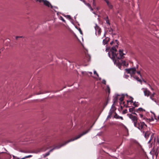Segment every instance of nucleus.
<instances>
[{
    "instance_id": "obj_32",
    "label": "nucleus",
    "mask_w": 159,
    "mask_h": 159,
    "mask_svg": "<svg viewBox=\"0 0 159 159\" xmlns=\"http://www.w3.org/2000/svg\"><path fill=\"white\" fill-rule=\"evenodd\" d=\"M132 98V99H131L130 101H127V102L128 103L129 102H133V98Z\"/></svg>"
},
{
    "instance_id": "obj_24",
    "label": "nucleus",
    "mask_w": 159,
    "mask_h": 159,
    "mask_svg": "<svg viewBox=\"0 0 159 159\" xmlns=\"http://www.w3.org/2000/svg\"><path fill=\"white\" fill-rule=\"evenodd\" d=\"M50 154L49 152H48L45 154H43V156L44 157L48 156Z\"/></svg>"
},
{
    "instance_id": "obj_12",
    "label": "nucleus",
    "mask_w": 159,
    "mask_h": 159,
    "mask_svg": "<svg viewBox=\"0 0 159 159\" xmlns=\"http://www.w3.org/2000/svg\"><path fill=\"white\" fill-rule=\"evenodd\" d=\"M95 30H96V33H98V34L100 35L101 33V29L97 25L95 26Z\"/></svg>"
},
{
    "instance_id": "obj_14",
    "label": "nucleus",
    "mask_w": 159,
    "mask_h": 159,
    "mask_svg": "<svg viewBox=\"0 0 159 159\" xmlns=\"http://www.w3.org/2000/svg\"><path fill=\"white\" fill-rule=\"evenodd\" d=\"M144 94L145 96L148 97L151 94V92L147 89H145L143 91Z\"/></svg>"
},
{
    "instance_id": "obj_35",
    "label": "nucleus",
    "mask_w": 159,
    "mask_h": 159,
    "mask_svg": "<svg viewBox=\"0 0 159 159\" xmlns=\"http://www.w3.org/2000/svg\"><path fill=\"white\" fill-rule=\"evenodd\" d=\"M102 83L104 84H106V81L104 80H103L102 81Z\"/></svg>"
},
{
    "instance_id": "obj_6",
    "label": "nucleus",
    "mask_w": 159,
    "mask_h": 159,
    "mask_svg": "<svg viewBox=\"0 0 159 159\" xmlns=\"http://www.w3.org/2000/svg\"><path fill=\"white\" fill-rule=\"evenodd\" d=\"M11 156L7 153L4 152L0 153V159H11Z\"/></svg>"
},
{
    "instance_id": "obj_21",
    "label": "nucleus",
    "mask_w": 159,
    "mask_h": 159,
    "mask_svg": "<svg viewBox=\"0 0 159 159\" xmlns=\"http://www.w3.org/2000/svg\"><path fill=\"white\" fill-rule=\"evenodd\" d=\"M114 110H111L109 113V115L111 116L112 113L114 112Z\"/></svg>"
},
{
    "instance_id": "obj_2",
    "label": "nucleus",
    "mask_w": 159,
    "mask_h": 159,
    "mask_svg": "<svg viewBox=\"0 0 159 159\" xmlns=\"http://www.w3.org/2000/svg\"><path fill=\"white\" fill-rule=\"evenodd\" d=\"M89 130H86V131L83 132L82 133L78 135H77V136H76L74 138L71 139H70V140H69L66 141L65 143L61 144V145H59L58 146H56L53 148L51 149L49 152V153H50V152H52L54 149L59 148H61V147L66 145V144L69 143L70 142L74 141L76 139H77L80 138V137H81V136H82L83 135H84L86 134H87V133H88L89 132Z\"/></svg>"
},
{
    "instance_id": "obj_57",
    "label": "nucleus",
    "mask_w": 159,
    "mask_h": 159,
    "mask_svg": "<svg viewBox=\"0 0 159 159\" xmlns=\"http://www.w3.org/2000/svg\"><path fill=\"white\" fill-rule=\"evenodd\" d=\"M126 96H127V95H128L127 94H126Z\"/></svg>"
},
{
    "instance_id": "obj_27",
    "label": "nucleus",
    "mask_w": 159,
    "mask_h": 159,
    "mask_svg": "<svg viewBox=\"0 0 159 159\" xmlns=\"http://www.w3.org/2000/svg\"><path fill=\"white\" fill-rule=\"evenodd\" d=\"M13 157V159H21V158L18 157H17L15 156L14 155L12 156Z\"/></svg>"
},
{
    "instance_id": "obj_40",
    "label": "nucleus",
    "mask_w": 159,
    "mask_h": 159,
    "mask_svg": "<svg viewBox=\"0 0 159 159\" xmlns=\"http://www.w3.org/2000/svg\"><path fill=\"white\" fill-rule=\"evenodd\" d=\"M107 89H108V92L109 93H110V89L109 88V87H107Z\"/></svg>"
},
{
    "instance_id": "obj_54",
    "label": "nucleus",
    "mask_w": 159,
    "mask_h": 159,
    "mask_svg": "<svg viewBox=\"0 0 159 159\" xmlns=\"http://www.w3.org/2000/svg\"><path fill=\"white\" fill-rule=\"evenodd\" d=\"M83 2H85V1L84 0H83Z\"/></svg>"
},
{
    "instance_id": "obj_1",
    "label": "nucleus",
    "mask_w": 159,
    "mask_h": 159,
    "mask_svg": "<svg viewBox=\"0 0 159 159\" xmlns=\"http://www.w3.org/2000/svg\"><path fill=\"white\" fill-rule=\"evenodd\" d=\"M111 50V57H110V54L109 53H108V54L110 57L114 61L115 63L116 61V59H120L121 58L122 56L125 54L123 52V50L120 49L119 51V55L118 56V54L116 53V52L117 51V50L115 47L112 48Z\"/></svg>"
},
{
    "instance_id": "obj_13",
    "label": "nucleus",
    "mask_w": 159,
    "mask_h": 159,
    "mask_svg": "<svg viewBox=\"0 0 159 159\" xmlns=\"http://www.w3.org/2000/svg\"><path fill=\"white\" fill-rule=\"evenodd\" d=\"M129 111L132 113V114L135 115L137 116V114L135 113L136 110L135 109L134 107H132V108H129Z\"/></svg>"
},
{
    "instance_id": "obj_38",
    "label": "nucleus",
    "mask_w": 159,
    "mask_h": 159,
    "mask_svg": "<svg viewBox=\"0 0 159 159\" xmlns=\"http://www.w3.org/2000/svg\"><path fill=\"white\" fill-rule=\"evenodd\" d=\"M139 77H136V79L138 81H141V80H139Z\"/></svg>"
},
{
    "instance_id": "obj_52",
    "label": "nucleus",
    "mask_w": 159,
    "mask_h": 159,
    "mask_svg": "<svg viewBox=\"0 0 159 159\" xmlns=\"http://www.w3.org/2000/svg\"><path fill=\"white\" fill-rule=\"evenodd\" d=\"M151 89L152 90H153V89L152 88H151Z\"/></svg>"
},
{
    "instance_id": "obj_53",
    "label": "nucleus",
    "mask_w": 159,
    "mask_h": 159,
    "mask_svg": "<svg viewBox=\"0 0 159 159\" xmlns=\"http://www.w3.org/2000/svg\"><path fill=\"white\" fill-rule=\"evenodd\" d=\"M89 73H90V74H92V72H89Z\"/></svg>"
},
{
    "instance_id": "obj_30",
    "label": "nucleus",
    "mask_w": 159,
    "mask_h": 159,
    "mask_svg": "<svg viewBox=\"0 0 159 159\" xmlns=\"http://www.w3.org/2000/svg\"><path fill=\"white\" fill-rule=\"evenodd\" d=\"M94 74H95L98 77V74L97 73L96 71L95 70L94 71Z\"/></svg>"
},
{
    "instance_id": "obj_23",
    "label": "nucleus",
    "mask_w": 159,
    "mask_h": 159,
    "mask_svg": "<svg viewBox=\"0 0 159 159\" xmlns=\"http://www.w3.org/2000/svg\"><path fill=\"white\" fill-rule=\"evenodd\" d=\"M119 116L115 112V115L114 116V117L116 119H119Z\"/></svg>"
},
{
    "instance_id": "obj_19",
    "label": "nucleus",
    "mask_w": 159,
    "mask_h": 159,
    "mask_svg": "<svg viewBox=\"0 0 159 159\" xmlns=\"http://www.w3.org/2000/svg\"><path fill=\"white\" fill-rule=\"evenodd\" d=\"M86 57L87 58L88 61H90V56L89 54H87L86 52H85Z\"/></svg>"
},
{
    "instance_id": "obj_39",
    "label": "nucleus",
    "mask_w": 159,
    "mask_h": 159,
    "mask_svg": "<svg viewBox=\"0 0 159 159\" xmlns=\"http://www.w3.org/2000/svg\"><path fill=\"white\" fill-rule=\"evenodd\" d=\"M111 116L109 115H108V116H107V119L110 118H111Z\"/></svg>"
},
{
    "instance_id": "obj_20",
    "label": "nucleus",
    "mask_w": 159,
    "mask_h": 159,
    "mask_svg": "<svg viewBox=\"0 0 159 159\" xmlns=\"http://www.w3.org/2000/svg\"><path fill=\"white\" fill-rule=\"evenodd\" d=\"M125 97V95L124 94H122L121 95V97L119 98V100L121 102H122L124 100V98Z\"/></svg>"
},
{
    "instance_id": "obj_5",
    "label": "nucleus",
    "mask_w": 159,
    "mask_h": 159,
    "mask_svg": "<svg viewBox=\"0 0 159 159\" xmlns=\"http://www.w3.org/2000/svg\"><path fill=\"white\" fill-rule=\"evenodd\" d=\"M122 57L120 59H116V62L117 64L119 65L118 66L120 68V66H121V65H123V66L127 67L129 65V64L127 62H126L125 61H122V60H121V59L122 58Z\"/></svg>"
},
{
    "instance_id": "obj_28",
    "label": "nucleus",
    "mask_w": 159,
    "mask_h": 159,
    "mask_svg": "<svg viewBox=\"0 0 159 159\" xmlns=\"http://www.w3.org/2000/svg\"><path fill=\"white\" fill-rule=\"evenodd\" d=\"M133 105L135 107H137L138 106V104L136 103V102H135L133 103Z\"/></svg>"
},
{
    "instance_id": "obj_50",
    "label": "nucleus",
    "mask_w": 159,
    "mask_h": 159,
    "mask_svg": "<svg viewBox=\"0 0 159 159\" xmlns=\"http://www.w3.org/2000/svg\"><path fill=\"white\" fill-rule=\"evenodd\" d=\"M93 2H96L95 0H93Z\"/></svg>"
},
{
    "instance_id": "obj_9",
    "label": "nucleus",
    "mask_w": 159,
    "mask_h": 159,
    "mask_svg": "<svg viewBox=\"0 0 159 159\" xmlns=\"http://www.w3.org/2000/svg\"><path fill=\"white\" fill-rule=\"evenodd\" d=\"M125 70L128 74H135L136 72L135 68L134 67L130 69H126Z\"/></svg>"
},
{
    "instance_id": "obj_43",
    "label": "nucleus",
    "mask_w": 159,
    "mask_h": 159,
    "mask_svg": "<svg viewBox=\"0 0 159 159\" xmlns=\"http://www.w3.org/2000/svg\"><path fill=\"white\" fill-rule=\"evenodd\" d=\"M119 119H120L121 120H123V118L122 117V116H119Z\"/></svg>"
},
{
    "instance_id": "obj_42",
    "label": "nucleus",
    "mask_w": 159,
    "mask_h": 159,
    "mask_svg": "<svg viewBox=\"0 0 159 159\" xmlns=\"http://www.w3.org/2000/svg\"><path fill=\"white\" fill-rule=\"evenodd\" d=\"M140 116L141 118H142L143 117V115L142 114H140Z\"/></svg>"
},
{
    "instance_id": "obj_34",
    "label": "nucleus",
    "mask_w": 159,
    "mask_h": 159,
    "mask_svg": "<svg viewBox=\"0 0 159 159\" xmlns=\"http://www.w3.org/2000/svg\"><path fill=\"white\" fill-rule=\"evenodd\" d=\"M61 19L64 22H65V20L64 19V18L62 17H61Z\"/></svg>"
},
{
    "instance_id": "obj_11",
    "label": "nucleus",
    "mask_w": 159,
    "mask_h": 159,
    "mask_svg": "<svg viewBox=\"0 0 159 159\" xmlns=\"http://www.w3.org/2000/svg\"><path fill=\"white\" fill-rule=\"evenodd\" d=\"M104 1L106 3L107 6L109 9H111L113 8V5L108 0H104Z\"/></svg>"
},
{
    "instance_id": "obj_55",
    "label": "nucleus",
    "mask_w": 159,
    "mask_h": 159,
    "mask_svg": "<svg viewBox=\"0 0 159 159\" xmlns=\"http://www.w3.org/2000/svg\"><path fill=\"white\" fill-rule=\"evenodd\" d=\"M154 116H155V114H154Z\"/></svg>"
},
{
    "instance_id": "obj_7",
    "label": "nucleus",
    "mask_w": 159,
    "mask_h": 159,
    "mask_svg": "<svg viewBox=\"0 0 159 159\" xmlns=\"http://www.w3.org/2000/svg\"><path fill=\"white\" fill-rule=\"evenodd\" d=\"M127 115L131 119L134 124V125L137 123L138 121V118L136 116H133L132 114H128Z\"/></svg>"
},
{
    "instance_id": "obj_10",
    "label": "nucleus",
    "mask_w": 159,
    "mask_h": 159,
    "mask_svg": "<svg viewBox=\"0 0 159 159\" xmlns=\"http://www.w3.org/2000/svg\"><path fill=\"white\" fill-rule=\"evenodd\" d=\"M142 132L144 133V137L146 138L147 139L149 137L150 134V132L149 131H146L145 129Z\"/></svg>"
},
{
    "instance_id": "obj_44",
    "label": "nucleus",
    "mask_w": 159,
    "mask_h": 159,
    "mask_svg": "<svg viewBox=\"0 0 159 159\" xmlns=\"http://www.w3.org/2000/svg\"><path fill=\"white\" fill-rule=\"evenodd\" d=\"M115 41L116 42V43L118 44V40H116Z\"/></svg>"
},
{
    "instance_id": "obj_47",
    "label": "nucleus",
    "mask_w": 159,
    "mask_h": 159,
    "mask_svg": "<svg viewBox=\"0 0 159 159\" xmlns=\"http://www.w3.org/2000/svg\"><path fill=\"white\" fill-rule=\"evenodd\" d=\"M42 93H37V94H42Z\"/></svg>"
},
{
    "instance_id": "obj_45",
    "label": "nucleus",
    "mask_w": 159,
    "mask_h": 159,
    "mask_svg": "<svg viewBox=\"0 0 159 159\" xmlns=\"http://www.w3.org/2000/svg\"><path fill=\"white\" fill-rule=\"evenodd\" d=\"M137 73L138 74H139V75H140V71H137Z\"/></svg>"
},
{
    "instance_id": "obj_46",
    "label": "nucleus",
    "mask_w": 159,
    "mask_h": 159,
    "mask_svg": "<svg viewBox=\"0 0 159 159\" xmlns=\"http://www.w3.org/2000/svg\"><path fill=\"white\" fill-rule=\"evenodd\" d=\"M113 41H111V43H110V44L111 45H112L113 44Z\"/></svg>"
},
{
    "instance_id": "obj_48",
    "label": "nucleus",
    "mask_w": 159,
    "mask_h": 159,
    "mask_svg": "<svg viewBox=\"0 0 159 159\" xmlns=\"http://www.w3.org/2000/svg\"><path fill=\"white\" fill-rule=\"evenodd\" d=\"M22 152H24V153H26V152H25V151H22Z\"/></svg>"
},
{
    "instance_id": "obj_8",
    "label": "nucleus",
    "mask_w": 159,
    "mask_h": 159,
    "mask_svg": "<svg viewBox=\"0 0 159 159\" xmlns=\"http://www.w3.org/2000/svg\"><path fill=\"white\" fill-rule=\"evenodd\" d=\"M37 1L39 2H43V4L46 6L49 7H51V8H52V6L51 4L48 1L45 0H36Z\"/></svg>"
},
{
    "instance_id": "obj_22",
    "label": "nucleus",
    "mask_w": 159,
    "mask_h": 159,
    "mask_svg": "<svg viewBox=\"0 0 159 159\" xmlns=\"http://www.w3.org/2000/svg\"><path fill=\"white\" fill-rule=\"evenodd\" d=\"M32 157V155H30L29 156H26L24 157L21 158V159H25V158H28L31 157Z\"/></svg>"
},
{
    "instance_id": "obj_17",
    "label": "nucleus",
    "mask_w": 159,
    "mask_h": 159,
    "mask_svg": "<svg viewBox=\"0 0 159 159\" xmlns=\"http://www.w3.org/2000/svg\"><path fill=\"white\" fill-rule=\"evenodd\" d=\"M104 19L106 21V23L109 25H110L109 20L108 16L104 18Z\"/></svg>"
},
{
    "instance_id": "obj_3",
    "label": "nucleus",
    "mask_w": 159,
    "mask_h": 159,
    "mask_svg": "<svg viewBox=\"0 0 159 159\" xmlns=\"http://www.w3.org/2000/svg\"><path fill=\"white\" fill-rule=\"evenodd\" d=\"M134 126L140 130L142 132L147 128V125L143 122H139L138 121L134 125Z\"/></svg>"
},
{
    "instance_id": "obj_25",
    "label": "nucleus",
    "mask_w": 159,
    "mask_h": 159,
    "mask_svg": "<svg viewBox=\"0 0 159 159\" xmlns=\"http://www.w3.org/2000/svg\"><path fill=\"white\" fill-rule=\"evenodd\" d=\"M108 41H107L105 39H104L103 41V43L104 45H105L107 43Z\"/></svg>"
},
{
    "instance_id": "obj_49",
    "label": "nucleus",
    "mask_w": 159,
    "mask_h": 159,
    "mask_svg": "<svg viewBox=\"0 0 159 159\" xmlns=\"http://www.w3.org/2000/svg\"><path fill=\"white\" fill-rule=\"evenodd\" d=\"M80 33H82V31H81V30H80Z\"/></svg>"
},
{
    "instance_id": "obj_36",
    "label": "nucleus",
    "mask_w": 159,
    "mask_h": 159,
    "mask_svg": "<svg viewBox=\"0 0 159 159\" xmlns=\"http://www.w3.org/2000/svg\"><path fill=\"white\" fill-rule=\"evenodd\" d=\"M109 31L110 32L112 33L113 31V30L111 28Z\"/></svg>"
},
{
    "instance_id": "obj_16",
    "label": "nucleus",
    "mask_w": 159,
    "mask_h": 159,
    "mask_svg": "<svg viewBox=\"0 0 159 159\" xmlns=\"http://www.w3.org/2000/svg\"><path fill=\"white\" fill-rule=\"evenodd\" d=\"M155 94V93H154L152 94H151L150 96V98L151 99L152 101H154L156 102H157L156 100V99L153 98L154 95Z\"/></svg>"
},
{
    "instance_id": "obj_58",
    "label": "nucleus",
    "mask_w": 159,
    "mask_h": 159,
    "mask_svg": "<svg viewBox=\"0 0 159 159\" xmlns=\"http://www.w3.org/2000/svg\"><path fill=\"white\" fill-rule=\"evenodd\" d=\"M46 159H48V158H47Z\"/></svg>"
},
{
    "instance_id": "obj_56",
    "label": "nucleus",
    "mask_w": 159,
    "mask_h": 159,
    "mask_svg": "<svg viewBox=\"0 0 159 159\" xmlns=\"http://www.w3.org/2000/svg\"><path fill=\"white\" fill-rule=\"evenodd\" d=\"M157 104L159 105V102L158 103H157Z\"/></svg>"
},
{
    "instance_id": "obj_37",
    "label": "nucleus",
    "mask_w": 159,
    "mask_h": 159,
    "mask_svg": "<svg viewBox=\"0 0 159 159\" xmlns=\"http://www.w3.org/2000/svg\"><path fill=\"white\" fill-rule=\"evenodd\" d=\"M67 18L69 19H71V17L69 15H67Z\"/></svg>"
},
{
    "instance_id": "obj_18",
    "label": "nucleus",
    "mask_w": 159,
    "mask_h": 159,
    "mask_svg": "<svg viewBox=\"0 0 159 159\" xmlns=\"http://www.w3.org/2000/svg\"><path fill=\"white\" fill-rule=\"evenodd\" d=\"M145 110L144 109H143L142 108H138V109H137L136 110V112H141V111H145Z\"/></svg>"
},
{
    "instance_id": "obj_15",
    "label": "nucleus",
    "mask_w": 159,
    "mask_h": 159,
    "mask_svg": "<svg viewBox=\"0 0 159 159\" xmlns=\"http://www.w3.org/2000/svg\"><path fill=\"white\" fill-rule=\"evenodd\" d=\"M120 95L117 94L115 95L113 99V103L115 104L117 102L118 99V96Z\"/></svg>"
},
{
    "instance_id": "obj_29",
    "label": "nucleus",
    "mask_w": 159,
    "mask_h": 159,
    "mask_svg": "<svg viewBox=\"0 0 159 159\" xmlns=\"http://www.w3.org/2000/svg\"><path fill=\"white\" fill-rule=\"evenodd\" d=\"M127 109H125L123 110V114H126L127 113Z\"/></svg>"
},
{
    "instance_id": "obj_51",
    "label": "nucleus",
    "mask_w": 159,
    "mask_h": 159,
    "mask_svg": "<svg viewBox=\"0 0 159 159\" xmlns=\"http://www.w3.org/2000/svg\"><path fill=\"white\" fill-rule=\"evenodd\" d=\"M158 119L159 120V116L158 117Z\"/></svg>"
},
{
    "instance_id": "obj_33",
    "label": "nucleus",
    "mask_w": 159,
    "mask_h": 159,
    "mask_svg": "<svg viewBox=\"0 0 159 159\" xmlns=\"http://www.w3.org/2000/svg\"><path fill=\"white\" fill-rule=\"evenodd\" d=\"M93 6H96V2H93Z\"/></svg>"
},
{
    "instance_id": "obj_31",
    "label": "nucleus",
    "mask_w": 159,
    "mask_h": 159,
    "mask_svg": "<svg viewBox=\"0 0 159 159\" xmlns=\"http://www.w3.org/2000/svg\"><path fill=\"white\" fill-rule=\"evenodd\" d=\"M23 36H16V39H18V38H23Z\"/></svg>"
},
{
    "instance_id": "obj_4",
    "label": "nucleus",
    "mask_w": 159,
    "mask_h": 159,
    "mask_svg": "<svg viewBox=\"0 0 159 159\" xmlns=\"http://www.w3.org/2000/svg\"><path fill=\"white\" fill-rule=\"evenodd\" d=\"M52 147V143L51 141L47 142L46 144L39 149V152H44L47 150Z\"/></svg>"
},
{
    "instance_id": "obj_41",
    "label": "nucleus",
    "mask_w": 159,
    "mask_h": 159,
    "mask_svg": "<svg viewBox=\"0 0 159 159\" xmlns=\"http://www.w3.org/2000/svg\"><path fill=\"white\" fill-rule=\"evenodd\" d=\"M125 131L128 133V129L127 128H125Z\"/></svg>"
},
{
    "instance_id": "obj_26",
    "label": "nucleus",
    "mask_w": 159,
    "mask_h": 159,
    "mask_svg": "<svg viewBox=\"0 0 159 159\" xmlns=\"http://www.w3.org/2000/svg\"><path fill=\"white\" fill-rule=\"evenodd\" d=\"M86 5L89 7L92 10H93V9L92 8L91 5L89 3H86Z\"/></svg>"
}]
</instances>
